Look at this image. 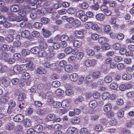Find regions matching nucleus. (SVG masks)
<instances>
[{"instance_id": "2eb2a0df", "label": "nucleus", "mask_w": 134, "mask_h": 134, "mask_svg": "<svg viewBox=\"0 0 134 134\" xmlns=\"http://www.w3.org/2000/svg\"><path fill=\"white\" fill-rule=\"evenodd\" d=\"M90 107L92 109L96 108L97 105V103L96 100H91L89 103Z\"/></svg>"}, {"instance_id": "f3484780", "label": "nucleus", "mask_w": 134, "mask_h": 134, "mask_svg": "<svg viewBox=\"0 0 134 134\" xmlns=\"http://www.w3.org/2000/svg\"><path fill=\"white\" fill-rule=\"evenodd\" d=\"M14 127V125L12 123H8L5 125V129L8 130H12Z\"/></svg>"}, {"instance_id": "603ef678", "label": "nucleus", "mask_w": 134, "mask_h": 134, "mask_svg": "<svg viewBox=\"0 0 134 134\" xmlns=\"http://www.w3.org/2000/svg\"><path fill=\"white\" fill-rule=\"evenodd\" d=\"M102 47L103 49L107 50L110 49V46L108 43H105L103 44Z\"/></svg>"}, {"instance_id": "f03ea898", "label": "nucleus", "mask_w": 134, "mask_h": 134, "mask_svg": "<svg viewBox=\"0 0 134 134\" xmlns=\"http://www.w3.org/2000/svg\"><path fill=\"white\" fill-rule=\"evenodd\" d=\"M48 102L54 108H59L62 106V104L61 102L54 101V100L51 99L49 100Z\"/></svg>"}, {"instance_id": "39448f33", "label": "nucleus", "mask_w": 134, "mask_h": 134, "mask_svg": "<svg viewBox=\"0 0 134 134\" xmlns=\"http://www.w3.org/2000/svg\"><path fill=\"white\" fill-rule=\"evenodd\" d=\"M21 36L24 38H27L29 40H30L31 38L29 31L27 30L22 31L21 33Z\"/></svg>"}, {"instance_id": "cd10ccee", "label": "nucleus", "mask_w": 134, "mask_h": 134, "mask_svg": "<svg viewBox=\"0 0 134 134\" xmlns=\"http://www.w3.org/2000/svg\"><path fill=\"white\" fill-rule=\"evenodd\" d=\"M31 121L29 119L27 118L23 122L24 125L26 127H29L31 125Z\"/></svg>"}, {"instance_id": "774afa93", "label": "nucleus", "mask_w": 134, "mask_h": 134, "mask_svg": "<svg viewBox=\"0 0 134 134\" xmlns=\"http://www.w3.org/2000/svg\"><path fill=\"white\" fill-rule=\"evenodd\" d=\"M72 51V49L71 47H67L66 48L64 51V52L66 54H69L71 53Z\"/></svg>"}, {"instance_id": "6e6552de", "label": "nucleus", "mask_w": 134, "mask_h": 134, "mask_svg": "<svg viewBox=\"0 0 134 134\" xmlns=\"http://www.w3.org/2000/svg\"><path fill=\"white\" fill-rule=\"evenodd\" d=\"M9 98V95L8 94H5L1 97L0 101L2 103L4 104L8 102Z\"/></svg>"}, {"instance_id": "e433bc0d", "label": "nucleus", "mask_w": 134, "mask_h": 134, "mask_svg": "<svg viewBox=\"0 0 134 134\" xmlns=\"http://www.w3.org/2000/svg\"><path fill=\"white\" fill-rule=\"evenodd\" d=\"M85 13V12L84 11L80 10L76 12V16L80 19Z\"/></svg>"}, {"instance_id": "79ce46f5", "label": "nucleus", "mask_w": 134, "mask_h": 134, "mask_svg": "<svg viewBox=\"0 0 134 134\" xmlns=\"http://www.w3.org/2000/svg\"><path fill=\"white\" fill-rule=\"evenodd\" d=\"M113 59L115 62L119 63L123 60V58L121 56H116L114 57Z\"/></svg>"}, {"instance_id": "412c9836", "label": "nucleus", "mask_w": 134, "mask_h": 134, "mask_svg": "<svg viewBox=\"0 0 134 134\" xmlns=\"http://www.w3.org/2000/svg\"><path fill=\"white\" fill-rule=\"evenodd\" d=\"M112 106L110 103L106 104L104 107V111L107 112L110 111L112 109Z\"/></svg>"}, {"instance_id": "bf43d9fd", "label": "nucleus", "mask_w": 134, "mask_h": 134, "mask_svg": "<svg viewBox=\"0 0 134 134\" xmlns=\"http://www.w3.org/2000/svg\"><path fill=\"white\" fill-rule=\"evenodd\" d=\"M11 56V54L9 53H5L3 55V58L5 61L7 62V60Z\"/></svg>"}, {"instance_id": "e2e57ef3", "label": "nucleus", "mask_w": 134, "mask_h": 134, "mask_svg": "<svg viewBox=\"0 0 134 134\" xmlns=\"http://www.w3.org/2000/svg\"><path fill=\"white\" fill-rule=\"evenodd\" d=\"M99 35L96 33L92 34L91 35V38L94 40H97L99 38Z\"/></svg>"}, {"instance_id": "a18cd8bd", "label": "nucleus", "mask_w": 134, "mask_h": 134, "mask_svg": "<svg viewBox=\"0 0 134 134\" xmlns=\"http://www.w3.org/2000/svg\"><path fill=\"white\" fill-rule=\"evenodd\" d=\"M110 96L109 93L108 92H105L102 95V97L103 99L104 100L108 99Z\"/></svg>"}, {"instance_id": "ddd939ff", "label": "nucleus", "mask_w": 134, "mask_h": 134, "mask_svg": "<svg viewBox=\"0 0 134 134\" xmlns=\"http://www.w3.org/2000/svg\"><path fill=\"white\" fill-rule=\"evenodd\" d=\"M52 48V46H49L48 47V50L49 52L48 55L47 56V59L50 58L54 56V52L53 51V49H51Z\"/></svg>"}, {"instance_id": "72a5a7b5", "label": "nucleus", "mask_w": 134, "mask_h": 134, "mask_svg": "<svg viewBox=\"0 0 134 134\" xmlns=\"http://www.w3.org/2000/svg\"><path fill=\"white\" fill-rule=\"evenodd\" d=\"M104 80L106 83H109L112 82V78L110 76L107 75L105 77Z\"/></svg>"}, {"instance_id": "1a4fd4ad", "label": "nucleus", "mask_w": 134, "mask_h": 134, "mask_svg": "<svg viewBox=\"0 0 134 134\" xmlns=\"http://www.w3.org/2000/svg\"><path fill=\"white\" fill-rule=\"evenodd\" d=\"M43 65L44 67L46 68H50L53 69L55 68L54 67L55 66V63L50 64L49 62L45 61L43 63Z\"/></svg>"}, {"instance_id": "9d476101", "label": "nucleus", "mask_w": 134, "mask_h": 134, "mask_svg": "<svg viewBox=\"0 0 134 134\" xmlns=\"http://www.w3.org/2000/svg\"><path fill=\"white\" fill-rule=\"evenodd\" d=\"M24 116L21 114H18L13 118L14 121L16 122H22L24 120Z\"/></svg>"}, {"instance_id": "aec40b11", "label": "nucleus", "mask_w": 134, "mask_h": 134, "mask_svg": "<svg viewBox=\"0 0 134 134\" xmlns=\"http://www.w3.org/2000/svg\"><path fill=\"white\" fill-rule=\"evenodd\" d=\"M8 19L10 21H15L16 19V16L11 13L9 14Z\"/></svg>"}, {"instance_id": "f257e3e1", "label": "nucleus", "mask_w": 134, "mask_h": 134, "mask_svg": "<svg viewBox=\"0 0 134 134\" xmlns=\"http://www.w3.org/2000/svg\"><path fill=\"white\" fill-rule=\"evenodd\" d=\"M83 64L86 67H89L94 66L96 64L97 62L94 59H87L85 60Z\"/></svg>"}, {"instance_id": "8fccbe9b", "label": "nucleus", "mask_w": 134, "mask_h": 134, "mask_svg": "<svg viewBox=\"0 0 134 134\" xmlns=\"http://www.w3.org/2000/svg\"><path fill=\"white\" fill-rule=\"evenodd\" d=\"M116 67L119 70H122L124 68L125 65L122 63H118L117 64Z\"/></svg>"}, {"instance_id": "c03bdc74", "label": "nucleus", "mask_w": 134, "mask_h": 134, "mask_svg": "<svg viewBox=\"0 0 134 134\" xmlns=\"http://www.w3.org/2000/svg\"><path fill=\"white\" fill-rule=\"evenodd\" d=\"M14 71L16 73H18L21 71L20 65H16L13 67Z\"/></svg>"}, {"instance_id": "c9c22d12", "label": "nucleus", "mask_w": 134, "mask_h": 134, "mask_svg": "<svg viewBox=\"0 0 134 134\" xmlns=\"http://www.w3.org/2000/svg\"><path fill=\"white\" fill-rule=\"evenodd\" d=\"M19 9V6L16 5H13L11 7L10 10L13 12H16L18 11Z\"/></svg>"}, {"instance_id": "5fc2aeb1", "label": "nucleus", "mask_w": 134, "mask_h": 134, "mask_svg": "<svg viewBox=\"0 0 134 134\" xmlns=\"http://www.w3.org/2000/svg\"><path fill=\"white\" fill-rule=\"evenodd\" d=\"M52 84L53 87H58L60 85V83L59 81H53Z\"/></svg>"}, {"instance_id": "de8ad7c7", "label": "nucleus", "mask_w": 134, "mask_h": 134, "mask_svg": "<svg viewBox=\"0 0 134 134\" xmlns=\"http://www.w3.org/2000/svg\"><path fill=\"white\" fill-rule=\"evenodd\" d=\"M65 71L68 72H69L72 70V67L70 65H66L65 67Z\"/></svg>"}, {"instance_id": "6e6d98bb", "label": "nucleus", "mask_w": 134, "mask_h": 134, "mask_svg": "<svg viewBox=\"0 0 134 134\" xmlns=\"http://www.w3.org/2000/svg\"><path fill=\"white\" fill-rule=\"evenodd\" d=\"M41 21L44 24H48L50 21L49 19L46 18H42L41 19Z\"/></svg>"}, {"instance_id": "4d7b16f0", "label": "nucleus", "mask_w": 134, "mask_h": 134, "mask_svg": "<svg viewBox=\"0 0 134 134\" xmlns=\"http://www.w3.org/2000/svg\"><path fill=\"white\" fill-rule=\"evenodd\" d=\"M42 26V24L41 23L36 22L33 25V26L35 28L40 29Z\"/></svg>"}, {"instance_id": "0eeeda50", "label": "nucleus", "mask_w": 134, "mask_h": 134, "mask_svg": "<svg viewBox=\"0 0 134 134\" xmlns=\"http://www.w3.org/2000/svg\"><path fill=\"white\" fill-rule=\"evenodd\" d=\"M23 126L21 125H17L14 129V131L15 134H23Z\"/></svg>"}, {"instance_id": "58836bf2", "label": "nucleus", "mask_w": 134, "mask_h": 134, "mask_svg": "<svg viewBox=\"0 0 134 134\" xmlns=\"http://www.w3.org/2000/svg\"><path fill=\"white\" fill-rule=\"evenodd\" d=\"M121 47V44L119 43H114L113 46V47L115 50H119Z\"/></svg>"}, {"instance_id": "473e14b6", "label": "nucleus", "mask_w": 134, "mask_h": 134, "mask_svg": "<svg viewBox=\"0 0 134 134\" xmlns=\"http://www.w3.org/2000/svg\"><path fill=\"white\" fill-rule=\"evenodd\" d=\"M39 46L40 47L41 49H46L48 47L47 44L45 42H42L39 43Z\"/></svg>"}, {"instance_id": "c756f323", "label": "nucleus", "mask_w": 134, "mask_h": 134, "mask_svg": "<svg viewBox=\"0 0 134 134\" xmlns=\"http://www.w3.org/2000/svg\"><path fill=\"white\" fill-rule=\"evenodd\" d=\"M122 78L124 80H128L131 79L132 76L129 74H125L122 75Z\"/></svg>"}, {"instance_id": "680f3d73", "label": "nucleus", "mask_w": 134, "mask_h": 134, "mask_svg": "<svg viewBox=\"0 0 134 134\" xmlns=\"http://www.w3.org/2000/svg\"><path fill=\"white\" fill-rule=\"evenodd\" d=\"M5 39L8 42H12L13 40V36L8 35L5 37Z\"/></svg>"}, {"instance_id": "052dcab7", "label": "nucleus", "mask_w": 134, "mask_h": 134, "mask_svg": "<svg viewBox=\"0 0 134 134\" xmlns=\"http://www.w3.org/2000/svg\"><path fill=\"white\" fill-rule=\"evenodd\" d=\"M106 39L105 37H102L99 38L98 42L102 44L105 43L106 42Z\"/></svg>"}, {"instance_id": "c85d7f7f", "label": "nucleus", "mask_w": 134, "mask_h": 134, "mask_svg": "<svg viewBox=\"0 0 134 134\" xmlns=\"http://www.w3.org/2000/svg\"><path fill=\"white\" fill-rule=\"evenodd\" d=\"M43 35L45 37L48 38L51 35V32L48 30H46L45 29L43 30Z\"/></svg>"}, {"instance_id": "f8f14e48", "label": "nucleus", "mask_w": 134, "mask_h": 134, "mask_svg": "<svg viewBox=\"0 0 134 134\" xmlns=\"http://www.w3.org/2000/svg\"><path fill=\"white\" fill-rule=\"evenodd\" d=\"M56 118V115L53 114H49L47 117H46L45 119L48 122L52 120H54V119Z\"/></svg>"}, {"instance_id": "4c0bfd02", "label": "nucleus", "mask_w": 134, "mask_h": 134, "mask_svg": "<svg viewBox=\"0 0 134 134\" xmlns=\"http://www.w3.org/2000/svg\"><path fill=\"white\" fill-rule=\"evenodd\" d=\"M36 71L37 73L40 74H43L46 72L45 69L40 67L37 68Z\"/></svg>"}, {"instance_id": "ea45409f", "label": "nucleus", "mask_w": 134, "mask_h": 134, "mask_svg": "<svg viewBox=\"0 0 134 134\" xmlns=\"http://www.w3.org/2000/svg\"><path fill=\"white\" fill-rule=\"evenodd\" d=\"M67 10V12L70 14H75L76 12V9L74 8H69Z\"/></svg>"}, {"instance_id": "a19ab883", "label": "nucleus", "mask_w": 134, "mask_h": 134, "mask_svg": "<svg viewBox=\"0 0 134 134\" xmlns=\"http://www.w3.org/2000/svg\"><path fill=\"white\" fill-rule=\"evenodd\" d=\"M84 55V53L82 52H79L76 55V58L78 59H81Z\"/></svg>"}, {"instance_id": "09e8293b", "label": "nucleus", "mask_w": 134, "mask_h": 134, "mask_svg": "<svg viewBox=\"0 0 134 134\" xmlns=\"http://www.w3.org/2000/svg\"><path fill=\"white\" fill-rule=\"evenodd\" d=\"M52 47L54 49H58L60 47L59 43L57 41L54 42Z\"/></svg>"}, {"instance_id": "dca6fc26", "label": "nucleus", "mask_w": 134, "mask_h": 134, "mask_svg": "<svg viewBox=\"0 0 134 134\" xmlns=\"http://www.w3.org/2000/svg\"><path fill=\"white\" fill-rule=\"evenodd\" d=\"M66 94L68 96H70L71 94H72L73 92L72 89L70 87V86L69 85H66Z\"/></svg>"}, {"instance_id": "864d4df0", "label": "nucleus", "mask_w": 134, "mask_h": 134, "mask_svg": "<svg viewBox=\"0 0 134 134\" xmlns=\"http://www.w3.org/2000/svg\"><path fill=\"white\" fill-rule=\"evenodd\" d=\"M111 30V27L110 25H105L103 27L104 31L106 32H109Z\"/></svg>"}, {"instance_id": "3c124183", "label": "nucleus", "mask_w": 134, "mask_h": 134, "mask_svg": "<svg viewBox=\"0 0 134 134\" xmlns=\"http://www.w3.org/2000/svg\"><path fill=\"white\" fill-rule=\"evenodd\" d=\"M124 112L122 110H119L117 112V115L118 117L122 118L124 115Z\"/></svg>"}, {"instance_id": "69168bd1", "label": "nucleus", "mask_w": 134, "mask_h": 134, "mask_svg": "<svg viewBox=\"0 0 134 134\" xmlns=\"http://www.w3.org/2000/svg\"><path fill=\"white\" fill-rule=\"evenodd\" d=\"M118 85L116 83H112L110 85V87L113 90H116L118 87Z\"/></svg>"}, {"instance_id": "37998d69", "label": "nucleus", "mask_w": 134, "mask_h": 134, "mask_svg": "<svg viewBox=\"0 0 134 134\" xmlns=\"http://www.w3.org/2000/svg\"><path fill=\"white\" fill-rule=\"evenodd\" d=\"M69 37L66 35H63L60 37V41L62 42L67 41L69 40Z\"/></svg>"}, {"instance_id": "0e129e2a", "label": "nucleus", "mask_w": 134, "mask_h": 134, "mask_svg": "<svg viewBox=\"0 0 134 134\" xmlns=\"http://www.w3.org/2000/svg\"><path fill=\"white\" fill-rule=\"evenodd\" d=\"M96 130L97 131H101L103 129L102 125L97 124L95 127Z\"/></svg>"}, {"instance_id": "13d9d810", "label": "nucleus", "mask_w": 134, "mask_h": 134, "mask_svg": "<svg viewBox=\"0 0 134 134\" xmlns=\"http://www.w3.org/2000/svg\"><path fill=\"white\" fill-rule=\"evenodd\" d=\"M93 77L90 75H88L86 77V81L88 83L91 82L93 80Z\"/></svg>"}, {"instance_id": "4468645a", "label": "nucleus", "mask_w": 134, "mask_h": 134, "mask_svg": "<svg viewBox=\"0 0 134 134\" xmlns=\"http://www.w3.org/2000/svg\"><path fill=\"white\" fill-rule=\"evenodd\" d=\"M96 19L99 21H102L105 18L104 15L101 13L97 14L95 16Z\"/></svg>"}, {"instance_id": "f704fd0d", "label": "nucleus", "mask_w": 134, "mask_h": 134, "mask_svg": "<svg viewBox=\"0 0 134 134\" xmlns=\"http://www.w3.org/2000/svg\"><path fill=\"white\" fill-rule=\"evenodd\" d=\"M101 74L99 71H96L93 72L92 75L93 77L95 78H98L100 76Z\"/></svg>"}, {"instance_id": "b1692460", "label": "nucleus", "mask_w": 134, "mask_h": 134, "mask_svg": "<svg viewBox=\"0 0 134 134\" xmlns=\"http://www.w3.org/2000/svg\"><path fill=\"white\" fill-rule=\"evenodd\" d=\"M28 7L31 10H34L36 9L37 8V5L34 2L33 3L30 2L29 3Z\"/></svg>"}, {"instance_id": "393cba45", "label": "nucleus", "mask_w": 134, "mask_h": 134, "mask_svg": "<svg viewBox=\"0 0 134 134\" xmlns=\"http://www.w3.org/2000/svg\"><path fill=\"white\" fill-rule=\"evenodd\" d=\"M32 67H29L27 64H22L20 65L21 71L25 72L28 69V68H31Z\"/></svg>"}, {"instance_id": "7ed1b4c3", "label": "nucleus", "mask_w": 134, "mask_h": 134, "mask_svg": "<svg viewBox=\"0 0 134 134\" xmlns=\"http://www.w3.org/2000/svg\"><path fill=\"white\" fill-rule=\"evenodd\" d=\"M20 62L22 63H26L29 67H32L33 62L30 59L27 58H22Z\"/></svg>"}, {"instance_id": "49530a36", "label": "nucleus", "mask_w": 134, "mask_h": 134, "mask_svg": "<svg viewBox=\"0 0 134 134\" xmlns=\"http://www.w3.org/2000/svg\"><path fill=\"white\" fill-rule=\"evenodd\" d=\"M42 103L40 101H35L34 102V105L36 108L41 107L42 105Z\"/></svg>"}, {"instance_id": "20e7f679", "label": "nucleus", "mask_w": 134, "mask_h": 134, "mask_svg": "<svg viewBox=\"0 0 134 134\" xmlns=\"http://www.w3.org/2000/svg\"><path fill=\"white\" fill-rule=\"evenodd\" d=\"M84 32V29H81L79 30L75 31L74 32V35L78 38H82L83 37Z\"/></svg>"}, {"instance_id": "6ab92c4d", "label": "nucleus", "mask_w": 134, "mask_h": 134, "mask_svg": "<svg viewBox=\"0 0 134 134\" xmlns=\"http://www.w3.org/2000/svg\"><path fill=\"white\" fill-rule=\"evenodd\" d=\"M34 129L37 133H40L42 132L43 129L42 126L40 125H36L35 126Z\"/></svg>"}, {"instance_id": "9b49d317", "label": "nucleus", "mask_w": 134, "mask_h": 134, "mask_svg": "<svg viewBox=\"0 0 134 134\" xmlns=\"http://www.w3.org/2000/svg\"><path fill=\"white\" fill-rule=\"evenodd\" d=\"M48 54L47 53L46 51L41 49L38 53V55L39 57L44 58L46 57H47Z\"/></svg>"}, {"instance_id": "a211bd4d", "label": "nucleus", "mask_w": 134, "mask_h": 134, "mask_svg": "<svg viewBox=\"0 0 134 134\" xmlns=\"http://www.w3.org/2000/svg\"><path fill=\"white\" fill-rule=\"evenodd\" d=\"M82 44V42L80 41L75 40L73 42V45L75 47L79 48Z\"/></svg>"}, {"instance_id": "423d86ee", "label": "nucleus", "mask_w": 134, "mask_h": 134, "mask_svg": "<svg viewBox=\"0 0 134 134\" xmlns=\"http://www.w3.org/2000/svg\"><path fill=\"white\" fill-rule=\"evenodd\" d=\"M67 134H77L78 132L77 129L73 127H69L67 130Z\"/></svg>"}, {"instance_id": "bb28decb", "label": "nucleus", "mask_w": 134, "mask_h": 134, "mask_svg": "<svg viewBox=\"0 0 134 134\" xmlns=\"http://www.w3.org/2000/svg\"><path fill=\"white\" fill-rule=\"evenodd\" d=\"M71 80L72 81H75L77 80L78 79V75L76 73L72 74L70 77Z\"/></svg>"}, {"instance_id": "a878e982", "label": "nucleus", "mask_w": 134, "mask_h": 134, "mask_svg": "<svg viewBox=\"0 0 134 134\" xmlns=\"http://www.w3.org/2000/svg\"><path fill=\"white\" fill-rule=\"evenodd\" d=\"M80 119L78 117L75 116L71 119V122L74 124H78L80 122Z\"/></svg>"}, {"instance_id": "5701e85b", "label": "nucleus", "mask_w": 134, "mask_h": 134, "mask_svg": "<svg viewBox=\"0 0 134 134\" xmlns=\"http://www.w3.org/2000/svg\"><path fill=\"white\" fill-rule=\"evenodd\" d=\"M30 77V74L27 72H24L21 76V79L23 81L28 79Z\"/></svg>"}, {"instance_id": "338daca9", "label": "nucleus", "mask_w": 134, "mask_h": 134, "mask_svg": "<svg viewBox=\"0 0 134 134\" xmlns=\"http://www.w3.org/2000/svg\"><path fill=\"white\" fill-rule=\"evenodd\" d=\"M30 53V51L26 49H23L21 52L22 54L24 55L25 56L29 54Z\"/></svg>"}, {"instance_id": "4be33fe9", "label": "nucleus", "mask_w": 134, "mask_h": 134, "mask_svg": "<svg viewBox=\"0 0 134 134\" xmlns=\"http://www.w3.org/2000/svg\"><path fill=\"white\" fill-rule=\"evenodd\" d=\"M1 81L3 85L5 87L8 86L9 85L10 82L7 80L5 77H3Z\"/></svg>"}, {"instance_id": "7c9ffc66", "label": "nucleus", "mask_w": 134, "mask_h": 134, "mask_svg": "<svg viewBox=\"0 0 134 134\" xmlns=\"http://www.w3.org/2000/svg\"><path fill=\"white\" fill-rule=\"evenodd\" d=\"M40 49L39 47H34L31 49V52L34 54H38L40 51Z\"/></svg>"}, {"instance_id": "2f4dec72", "label": "nucleus", "mask_w": 134, "mask_h": 134, "mask_svg": "<svg viewBox=\"0 0 134 134\" xmlns=\"http://www.w3.org/2000/svg\"><path fill=\"white\" fill-rule=\"evenodd\" d=\"M73 25L76 27H80L81 25V23L80 20L78 19H75L73 23Z\"/></svg>"}]
</instances>
